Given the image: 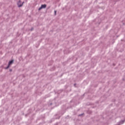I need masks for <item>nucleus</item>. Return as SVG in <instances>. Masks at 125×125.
I'll return each instance as SVG.
<instances>
[{"label": "nucleus", "instance_id": "obj_3", "mask_svg": "<svg viewBox=\"0 0 125 125\" xmlns=\"http://www.w3.org/2000/svg\"><path fill=\"white\" fill-rule=\"evenodd\" d=\"M13 63V61H11L9 62V65L8 66V67H7V68H8L10 67V65Z\"/></svg>", "mask_w": 125, "mask_h": 125}, {"label": "nucleus", "instance_id": "obj_2", "mask_svg": "<svg viewBox=\"0 0 125 125\" xmlns=\"http://www.w3.org/2000/svg\"><path fill=\"white\" fill-rule=\"evenodd\" d=\"M46 7V5L44 4L42 5V6L39 8V10H41L42 8H45Z\"/></svg>", "mask_w": 125, "mask_h": 125}, {"label": "nucleus", "instance_id": "obj_4", "mask_svg": "<svg viewBox=\"0 0 125 125\" xmlns=\"http://www.w3.org/2000/svg\"><path fill=\"white\" fill-rule=\"evenodd\" d=\"M56 13H57V11H55V15H56Z\"/></svg>", "mask_w": 125, "mask_h": 125}, {"label": "nucleus", "instance_id": "obj_1", "mask_svg": "<svg viewBox=\"0 0 125 125\" xmlns=\"http://www.w3.org/2000/svg\"><path fill=\"white\" fill-rule=\"evenodd\" d=\"M23 3H24V2H23L22 3V4H21V1H19V2L18 3V6H19V7H21V6L23 5Z\"/></svg>", "mask_w": 125, "mask_h": 125}]
</instances>
